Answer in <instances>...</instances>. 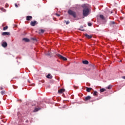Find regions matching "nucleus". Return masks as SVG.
Masks as SVG:
<instances>
[{
    "mask_svg": "<svg viewBox=\"0 0 125 125\" xmlns=\"http://www.w3.org/2000/svg\"><path fill=\"white\" fill-rule=\"evenodd\" d=\"M63 92H65V89L64 88H62L58 90V93H60V94H61V93H63Z\"/></svg>",
    "mask_w": 125,
    "mask_h": 125,
    "instance_id": "4",
    "label": "nucleus"
},
{
    "mask_svg": "<svg viewBox=\"0 0 125 125\" xmlns=\"http://www.w3.org/2000/svg\"><path fill=\"white\" fill-rule=\"evenodd\" d=\"M18 5H19V4H17L16 3L15 4V7H18Z\"/></svg>",
    "mask_w": 125,
    "mask_h": 125,
    "instance_id": "23",
    "label": "nucleus"
},
{
    "mask_svg": "<svg viewBox=\"0 0 125 125\" xmlns=\"http://www.w3.org/2000/svg\"><path fill=\"white\" fill-rule=\"evenodd\" d=\"M56 16H60V15H59V14H56Z\"/></svg>",
    "mask_w": 125,
    "mask_h": 125,
    "instance_id": "28",
    "label": "nucleus"
},
{
    "mask_svg": "<svg viewBox=\"0 0 125 125\" xmlns=\"http://www.w3.org/2000/svg\"><path fill=\"white\" fill-rule=\"evenodd\" d=\"M68 13L69 15H72L74 18L77 17V15L76 14V12L72 11V10H69L68 11Z\"/></svg>",
    "mask_w": 125,
    "mask_h": 125,
    "instance_id": "2",
    "label": "nucleus"
},
{
    "mask_svg": "<svg viewBox=\"0 0 125 125\" xmlns=\"http://www.w3.org/2000/svg\"><path fill=\"white\" fill-rule=\"evenodd\" d=\"M85 37H86L87 39H91L92 38V36L88 35L87 34H85Z\"/></svg>",
    "mask_w": 125,
    "mask_h": 125,
    "instance_id": "10",
    "label": "nucleus"
},
{
    "mask_svg": "<svg viewBox=\"0 0 125 125\" xmlns=\"http://www.w3.org/2000/svg\"><path fill=\"white\" fill-rule=\"evenodd\" d=\"M7 29H8V26H6L3 27V31H5L6 30H7Z\"/></svg>",
    "mask_w": 125,
    "mask_h": 125,
    "instance_id": "16",
    "label": "nucleus"
},
{
    "mask_svg": "<svg viewBox=\"0 0 125 125\" xmlns=\"http://www.w3.org/2000/svg\"><path fill=\"white\" fill-rule=\"evenodd\" d=\"M0 10H1V11H3V12H5L6 11V10L4 9L3 8H1Z\"/></svg>",
    "mask_w": 125,
    "mask_h": 125,
    "instance_id": "17",
    "label": "nucleus"
},
{
    "mask_svg": "<svg viewBox=\"0 0 125 125\" xmlns=\"http://www.w3.org/2000/svg\"><path fill=\"white\" fill-rule=\"evenodd\" d=\"M105 89H104V88H102V89H100V92H104V91H105Z\"/></svg>",
    "mask_w": 125,
    "mask_h": 125,
    "instance_id": "19",
    "label": "nucleus"
},
{
    "mask_svg": "<svg viewBox=\"0 0 125 125\" xmlns=\"http://www.w3.org/2000/svg\"><path fill=\"white\" fill-rule=\"evenodd\" d=\"M1 94H2V95H3V94H5V91H1Z\"/></svg>",
    "mask_w": 125,
    "mask_h": 125,
    "instance_id": "20",
    "label": "nucleus"
},
{
    "mask_svg": "<svg viewBox=\"0 0 125 125\" xmlns=\"http://www.w3.org/2000/svg\"><path fill=\"white\" fill-rule=\"evenodd\" d=\"M69 21H67L66 22V24L68 25V24H69Z\"/></svg>",
    "mask_w": 125,
    "mask_h": 125,
    "instance_id": "27",
    "label": "nucleus"
},
{
    "mask_svg": "<svg viewBox=\"0 0 125 125\" xmlns=\"http://www.w3.org/2000/svg\"><path fill=\"white\" fill-rule=\"evenodd\" d=\"M39 108H35L34 112H38V111H39Z\"/></svg>",
    "mask_w": 125,
    "mask_h": 125,
    "instance_id": "22",
    "label": "nucleus"
},
{
    "mask_svg": "<svg viewBox=\"0 0 125 125\" xmlns=\"http://www.w3.org/2000/svg\"><path fill=\"white\" fill-rule=\"evenodd\" d=\"M100 18L101 19H104V16H103V15H100Z\"/></svg>",
    "mask_w": 125,
    "mask_h": 125,
    "instance_id": "18",
    "label": "nucleus"
},
{
    "mask_svg": "<svg viewBox=\"0 0 125 125\" xmlns=\"http://www.w3.org/2000/svg\"><path fill=\"white\" fill-rule=\"evenodd\" d=\"M123 79H124L125 80V76L123 77Z\"/></svg>",
    "mask_w": 125,
    "mask_h": 125,
    "instance_id": "29",
    "label": "nucleus"
},
{
    "mask_svg": "<svg viewBox=\"0 0 125 125\" xmlns=\"http://www.w3.org/2000/svg\"><path fill=\"white\" fill-rule=\"evenodd\" d=\"M9 35H10V33L9 32H3L2 33V36H9Z\"/></svg>",
    "mask_w": 125,
    "mask_h": 125,
    "instance_id": "8",
    "label": "nucleus"
},
{
    "mask_svg": "<svg viewBox=\"0 0 125 125\" xmlns=\"http://www.w3.org/2000/svg\"><path fill=\"white\" fill-rule=\"evenodd\" d=\"M57 56H58V57H59V58H60V59H62V60H63V61H66V60H67V58L62 56L60 54H58Z\"/></svg>",
    "mask_w": 125,
    "mask_h": 125,
    "instance_id": "3",
    "label": "nucleus"
},
{
    "mask_svg": "<svg viewBox=\"0 0 125 125\" xmlns=\"http://www.w3.org/2000/svg\"><path fill=\"white\" fill-rule=\"evenodd\" d=\"M22 40H23V41H24V42H30V40H29L27 38H23Z\"/></svg>",
    "mask_w": 125,
    "mask_h": 125,
    "instance_id": "14",
    "label": "nucleus"
},
{
    "mask_svg": "<svg viewBox=\"0 0 125 125\" xmlns=\"http://www.w3.org/2000/svg\"><path fill=\"white\" fill-rule=\"evenodd\" d=\"M93 95H94V96H98V92H97V91H94Z\"/></svg>",
    "mask_w": 125,
    "mask_h": 125,
    "instance_id": "13",
    "label": "nucleus"
},
{
    "mask_svg": "<svg viewBox=\"0 0 125 125\" xmlns=\"http://www.w3.org/2000/svg\"><path fill=\"white\" fill-rule=\"evenodd\" d=\"M91 25H92V24H91V23H90V22H88V26H91Z\"/></svg>",
    "mask_w": 125,
    "mask_h": 125,
    "instance_id": "24",
    "label": "nucleus"
},
{
    "mask_svg": "<svg viewBox=\"0 0 125 125\" xmlns=\"http://www.w3.org/2000/svg\"><path fill=\"white\" fill-rule=\"evenodd\" d=\"M36 24H37V21H32L30 22V25L31 26H34L36 25Z\"/></svg>",
    "mask_w": 125,
    "mask_h": 125,
    "instance_id": "5",
    "label": "nucleus"
},
{
    "mask_svg": "<svg viewBox=\"0 0 125 125\" xmlns=\"http://www.w3.org/2000/svg\"><path fill=\"white\" fill-rule=\"evenodd\" d=\"M40 31H41V33H44V30H43L42 29H41Z\"/></svg>",
    "mask_w": 125,
    "mask_h": 125,
    "instance_id": "25",
    "label": "nucleus"
},
{
    "mask_svg": "<svg viewBox=\"0 0 125 125\" xmlns=\"http://www.w3.org/2000/svg\"><path fill=\"white\" fill-rule=\"evenodd\" d=\"M2 46H3V47H6V46H7V43H6V42H3L2 43Z\"/></svg>",
    "mask_w": 125,
    "mask_h": 125,
    "instance_id": "9",
    "label": "nucleus"
},
{
    "mask_svg": "<svg viewBox=\"0 0 125 125\" xmlns=\"http://www.w3.org/2000/svg\"><path fill=\"white\" fill-rule=\"evenodd\" d=\"M5 7H8V4H6Z\"/></svg>",
    "mask_w": 125,
    "mask_h": 125,
    "instance_id": "26",
    "label": "nucleus"
},
{
    "mask_svg": "<svg viewBox=\"0 0 125 125\" xmlns=\"http://www.w3.org/2000/svg\"><path fill=\"white\" fill-rule=\"evenodd\" d=\"M83 8V16L86 17L90 13V5L88 4H85L82 5Z\"/></svg>",
    "mask_w": 125,
    "mask_h": 125,
    "instance_id": "1",
    "label": "nucleus"
},
{
    "mask_svg": "<svg viewBox=\"0 0 125 125\" xmlns=\"http://www.w3.org/2000/svg\"><path fill=\"white\" fill-rule=\"evenodd\" d=\"M33 17L31 16H26V20L27 21H30L31 19H32Z\"/></svg>",
    "mask_w": 125,
    "mask_h": 125,
    "instance_id": "7",
    "label": "nucleus"
},
{
    "mask_svg": "<svg viewBox=\"0 0 125 125\" xmlns=\"http://www.w3.org/2000/svg\"><path fill=\"white\" fill-rule=\"evenodd\" d=\"M47 79H52V76L51 74H48V75L46 76Z\"/></svg>",
    "mask_w": 125,
    "mask_h": 125,
    "instance_id": "11",
    "label": "nucleus"
},
{
    "mask_svg": "<svg viewBox=\"0 0 125 125\" xmlns=\"http://www.w3.org/2000/svg\"><path fill=\"white\" fill-rule=\"evenodd\" d=\"M83 64H88V61H83Z\"/></svg>",
    "mask_w": 125,
    "mask_h": 125,
    "instance_id": "15",
    "label": "nucleus"
},
{
    "mask_svg": "<svg viewBox=\"0 0 125 125\" xmlns=\"http://www.w3.org/2000/svg\"><path fill=\"white\" fill-rule=\"evenodd\" d=\"M91 99V97H90V96H87V97H85L84 100V101H87V100H90Z\"/></svg>",
    "mask_w": 125,
    "mask_h": 125,
    "instance_id": "6",
    "label": "nucleus"
},
{
    "mask_svg": "<svg viewBox=\"0 0 125 125\" xmlns=\"http://www.w3.org/2000/svg\"><path fill=\"white\" fill-rule=\"evenodd\" d=\"M92 88H88V87H86V91L87 92H90V91H91Z\"/></svg>",
    "mask_w": 125,
    "mask_h": 125,
    "instance_id": "12",
    "label": "nucleus"
},
{
    "mask_svg": "<svg viewBox=\"0 0 125 125\" xmlns=\"http://www.w3.org/2000/svg\"><path fill=\"white\" fill-rule=\"evenodd\" d=\"M110 88H112V85H109L108 86V87H107V89H110Z\"/></svg>",
    "mask_w": 125,
    "mask_h": 125,
    "instance_id": "21",
    "label": "nucleus"
}]
</instances>
